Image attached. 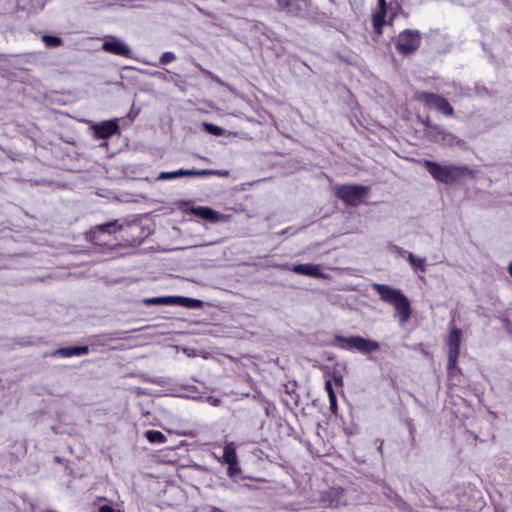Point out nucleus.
Instances as JSON below:
<instances>
[{"label": "nucleus", "mask_w": 512, "mask_h": 512, "mask_svg": "<svg viewBox=\"0 0 512 512\" xmlns=\"http://www.w3.org/2000/svg\"><path fill=\"white\" fill-rule=\"evenodd\" d=\"M204 130L214 136H222L225 134V130L212 123H204Z\"/></svg>", "instance_id": "28"}, {"label": "nucleus", "mask_w": 512, "mask_h": 512, "mask_svg": "<svg viewBox=\"0 0 512 512\" xmlns=\"http://www.w3.org/2000/svg\"><path fill=\"white\" fill-rule=\"evenodd\" d=\"M415 99L426 105L428 108L438 111L444 97L432 92H420L415 95Z\"/></svg>", "instance_id": "17"}, {"label": "nucleus", "mask_w": 512, "mask_h": 512, "mask_svg": "<svg viewBox=\"0 0 512 512\" xmlns=\"http://www.w3.org/2000/svg\"><path fill=\"white\" fill-rule=\"evenodd\" d=\"M96 139L106 140L113 135L120 133L118 119H110L91 126Z\"/></svg>", "instance_id": "11"}, {"label": "nucleus", "mask_w": 512, "mask_h": 512, "mask_svg": "<svg viewBox=\"0 0 512 512\" xmlns=\"http://www.w3.org/2000/svg\"><path fill=\"white\" fill-rule=\"evenodd\" d=\"M345 491L341 487H332L323 495V501L327 502L330 507H339L343 504Z\"/></svg>", "instance_id": "18"}, {"label": "nucleus", "mask_w": 512, "mask_h": 512, "mask_svg": "<svg viewBox=\"0 0 512 512\" xmlns=\"http://www.w3.org/2000/svg\"><path fill=\"white\" fill-rule=\"evenodd\" d=\"M433 132L436 134V141H441L443 145L447 146H462L464 141L453 135L452 133L446 131L441 126L433 127Z\"/></svg>", "instance_id": "15"}, {"label": "nucleus", "mask_w": 512, "mask_h": 512, "mask_svg": "<svg viewBox=\"0 0 512 512\" xmlns=\"http://www.w3.org/2000/svg\"><path fill=\"white\" fill-rule=\"evenodd\" d=\"M316 7L310 0H288L277 10L285 13L289 17L301 19H317L318 13Z\"/></svg>", "instance_id": "5"}, {"label": "nucleus", "mask_w": 512, "mask_h": 512, "mask_svg": "<svg viewBox=\"0 0 512 512\" xmlns=\"http://www.w3.org/2000/svg\"><path fill=\"white\" fill-rule=\"evenodd\" d=\"M126 333V331L116 330L94 335L90 337V345L91 347L105 346L110 341L124 339Z\"/></svg>", "instance_id": "14"}, {"label": "nucleus", "mask_w": 512, "mask_h": 512, "mask_svg": "<svg viewBox=\"0 0 512 512\" xmlns=\"http://www.w3.org/2000/svg\"><path fill=\"white\" fill-rule=\"evenodd\" d=\"M457 363H458V358H455V362H454V364H452V362L450 360V356H448L447 374H448L449 379H452L455 376H457L458 374H461V370L458 367Z\"/></svg>", "instance_id": "26"}, {"label": "nucleus", "mask_w": 512, "mask_h": 512, "mask_svg": "<svg viewBox=\"0 0 512 512\" xmlns=\"http://www.w3.org/2000/svg\"><path fill=\"white\" fill-rule=\"evenodd\" d=\"M371 286L383 302L394 306L402 324L409 320L412 311L411 304L407 296L400 289L379 283H373Z\"/></svg>", "instance_id": "1"}, {"label": "nucleus", "mask_w": 512, "mask_h": 512, "mask_svg": "<svg viewBox=\"0 0 512 512\" xmlns=\"http://www.w3.org/2000/svg\"><path fill=\"white\" fill-rule=\"evenodd\" d=\"M220 510L215 508V507H212V508H209L208 510H205L203 512H219Z\"/></svg>", "instance_id": "45"}, {"label": "nucleus", "mask_w": 512, "mask_h": 512, "mask_svg": "<svg viewBox=\"0 0 512 512\" xmlns=\"http://www.w3.org/2000/svg\"><path fill=\"white\" fill-rule=\"evenodd\" d=\"M98 512H116V510L110 505H102Z\"/></svg>", "instance_id": "40"}, {"label": "nucleus", "mask_w": 512, "mask_h": 512, "mask_svg": "<svg viewBox=\"0 0 512 512\" xmlns=\"http://www.w3.org/2000/svg\"><path fill=\"white\" fill-rule=\"evenodd\" d=\"M333 379L336 382V384H338L340 386L343 385V378H342V375L340 373L339 374H334Z\"/></svg>", "instance_id": "41"}, {"label": "nucleus", "mask_w": 512, "mask_h": 512, "mask_svg": "<svg viewBox=\"0 0 512 512\" xmlns=\"http://www.w3.org/2000/svg\"><path fill=\"white\" fill-rule=\"evenodd\" d=\"M330 403V410L332 413H336L337 410V397L335 393H332L331 397L329 398Z\"/></svg>", "instance_id": "37"}, {"label": "nucleus", "mask_w": 512, "mask_h": 512, "mask_svg": "<svg viewBox=\"0 0 512 512\" xmlns=\"http://www.w3.org/2000/svg\"><path fill=\"white\" fill-rule=\"evenodd\" d=\"M89 346L82 345V346H71V347H62L58 348L54 351V356H60V357H72V356H80V355H86L89 353Z\"/></svg>", "instance_id": "20"}, {"label": "nucleus", "mask_w": 512, "mask_h": 512, "mask_svg": "<svg viewBox=\"0 0 512 512\" xmlns=\"http://www.w3.org/2000/svg\"><path fill=\"white\" fill-rule=\"evenodd\" d=\"M404 423L409 431V435H410V438H411V442L412 444L414 443L415 441V432H416V428H415V425L413 423V420L411 418H406L404 420Z\"/></svg>", "instance_id": "35"}, {"label": "nucleus", "mask_w": 512, "mask_h": 512, "mask_svg": "<svg viewBox=\"0 0 512 512\" xmlns=\"http://www.w3.org/2000/svg\"><path fill=\"white\" fill-rule=\"evenodd\" d=\"M289 269L296 274L305 276L320 277L322 275L319 266L310 263L295 264L292 265Z\"/></svg>", "instance_id": "19"}, {"label": "nucleus", "mask_w": 512, "mask_h": 512, "mask_svg": "<svg viewBox=\"0 0 512 512\" xmlns=\"http://www.w3.org/2000/svg\"><path fill=\"white\" fill-rule=\"evenodd\" d=\"M42 41L44 42V44L47 47H50V48L59 47L63 44L62 38H60L59 36H54V35H47V34L43 35Z\"/></svg>", "instance_id": "24"}, {"label": "nucleus", "mask_w": 512, "mask_h": 512, "mask_svg": "<svg viewBox=\"0 0 512 512\" xmlns=\"http://www.w3.org/2000/svg\"><path fill=\"white\" fill-rule=\"evenodd\" d=\"M200 70L207 77H209L212 81H215L216 83L222 84L221 79L217 75H215L213 72H211V71H209L207 69L201 68V67H200Z\"/></svg>", "instance_id": "36"}, {"label": "nucleus", "mask_w": 512, "mask_h": 512, "mask_svg": "<svg viewBox=\"0 0 512 512\" xmlns=\"http://www.w3.org/2000/svg\"><path fill=\"white\" fill-rule=\"evenodd\" d=\"M102 50L117 56H123L127 58H131L132 56L130 47L124 41L112 35L105 37L102 44Z\"/></svg>", "instance_id": "9"}, {"label": "nucleus", "mask_w": 512, "mask_h": 512, "mask_svg": "<svg viewBox=\"0 0 512 512\" xmlns=\"http://www.w3.org/2000/svg\"><path fill=\"white\" fill-rule=\"evenodd\" d=\"M288 0H275L277 9L282 6L284 3H286Z\"/></svg>", "instance_id": "44"}, {"label": "nucleus", "mask_w": 512, "mask_h": 512, "mask_svg": "<svg viewBox=\"0 0 512 512\" xmlns=\"http://www.w3.org/2000/svg\"><path fill=\"white\" fill-rule=\"evenodd\" d=\"M142 303L146 306L151 305H173V296H161V297H151L144 298Z\"/></svg>", "instance_id": "22"}, {"label": "nucleus", "mask_w": 512, "mask_h": 512, "mask_svg": "<svg viewBox=\"0 0 512 512\" xmlns=\"http://www.w3.org/2000/svg\"><path fill=\"white\" fill-rule=\"evenodd\" d=\"M460 343H461V330L459 328H452L449 332L448 336V356H450V360L452 364L455 362V358L459 357L460 353Z\"/></svg>", "instance_id": "12"}, {"label": "nucleus", "mask_w": 512, "mask_h": 512, "mask_svg": "<svg viewBox=\"0 0 512 512\" xmlns=\"http://www.w3.org/2000/svg\"><path fill=\"white\" fill-rule=\"evenodd\" d=\"M145 437L150 443L162 444L166 442V436L158 430H148Z\"/></svg>", "instance_id": "23"}, {"label": "nucleus", "mask_w": 512, "mask_h": 512, "mask_svg": "<svg viewBox=\"0 0 512 512\" xmlns=\"http://www.w3.org/2000/svg\"><path fill=\"white\" fill-rule=\"evenodd\" d=\"M203 301L184 296H173V305L189 309H199L203 307Z\"/></svg>", "instance_id": "21"}, {"label": "nucleus", "mask_w": 512, "mask_h": 512, "mask_svg": "<svg viewBox=\"0 0 512 512\" xmlns=\"http://www.w3.org/2000/svg\"><path fill=\"white\" fill-rule=\"evenodd\" d=\"M285 387H286V393L290 396L291 400L297 406L298 405L299 395L295 393L296 383L294 382L293 384L286 385Z\"/></svg>", "instance_id": "33"}, {"label": "nucleus", "mask_w": 512, "mask_h": 512, "mask_svg": "<svg viewBox=\"0 0 512 512\" xmlns=\"http://www.w3.org/2000/svg\"><path fill=\"white\" fill-rule=\"evenodd\" d=\"M0 58H4V54H0Z\"/></svg>", "instance_id": "48"}, {"label": "nucleus", "mask_w": 512, "mask_h": 512, "mask_svg": "<svg viewBox=\"0 0 512 512\" xmlns=\"http://www.w3.org/2000/svg\"><path fill=\"white\" fill-rule=\"evenodd\" d=\"M118 230L120 231V240L125 247L139 246L151 234V230L148 227H144L142 223L137 220L127 223L126 225L120 224Z\"/></svg>", "instance_id": "4"}, {"label": "nucleus", "mask_w": 512, "mask_h": 512, "mask_svg": "<svg viewBox=\"0 0 512 512\" xmlns=\"http://www.w3.org/2000/svg\"><path fill=\"white\" fill-rule=\"evenodd\" d=\"M391 14V20L395 18L398 13L402 11L401 4L397 0H390L389 4H387V12Z\"/></svg>", "instance_id": "30"}, {"label": "nucleus", "mask_w": 512, "mask_h": 512, "mask_svg": "<svg viewBox=\"0 0 512 512\" xmlns=\"http://www.w3.org/2000/svg\"><path fill=\"white\" fill-rule=\"evenodd\" d=\"M424 166L435 180L449 185L460 183L473 173L466 166H443L432 160H425Z\"/></svg>", "instance_id": "2"}, {"label": "nucleus", "mask_w": 512, "mask_h": 512, "mask_svg": "<svg viewBox=\"0 0 512 512\" xmlns=\"http://www.w3.org/2000/svg\"><path fill=\"white\" fill-rule=\"evenodd\" d=\"M213 175L227 176L228 175V171L213 170V169L196 170V176L207 177V176H213Z\"/></svg>", "instance_id": "27"}, {"label": "nucleus", "mask_w": 512, "mask_h": 512, "mask_svg": "<svg viewBox=\"0 0 512 512\" xmlns=\"http://www.w3.org/2000/svg\"><path fill=\"white\" fill-rule=\"evenodd\" d=\"M175 59L176 55L173 52H164L159 59V64L166 65L173 62Z\"/></svg>", "instance_id": "34"}, {"label": "nucleus", "mask_w": 512, "mask_h": 512, "mask_svg": "<svg viewBox=\"0 0 512 512\" xmlns=\"http://www.w3.org/2000/svg\"><path fill=\"white\" fill-rule=\"evenodd\" d=\"M378 12L373 15L372 23L374 28V33L377 36L382 34L383 26L386 24L385 16L387 14V2L386 0H378Z\"/></svg>", "instance_id": "16"}, {"label": "nucleus", "mask_w": 512, "mask_h": 512, "mask_svg": "<svg viewBox=\"0 0 512 512\" xmlns=\"http://www.w3.org/2000/svg\"><path fill=\"white\" fill-rule=\"evenodd\" d=\"M182 177L188 176V177H194L196 176V169H181Z\"/></svg>", "instance_id": "39"}, {"label": "nucleus", "mask_w": 512, "mask_h": 512, "mask_svg": "<svg viewBox=\"0 0 512 512\" xmlns=\"http://www.w3.org/2000/svg\"><path fill=\"white\" fill-rule=\"evenodd\" d=\"M222 462L228 465L227 475L230 478H236L241 473L236 449L232 442L224 446Z\"/></svg>", "instance_id": "10"}, {"label": "nucleus", "mask_w": 512, "mask_h": 512, "mask_svg": "<svg viewBox=\"0 0 512 512\" xmlns=\"http://www.w3.org/2000/svg\"><path fill=\"white\" fill-rule=\"evenodd\" d=\"M376 442H378V443H379L377 450L382 454V453H383V452H382V447H383V443H384V441H383V440H381V439H377V440H376Z\"/></svg>", "instance_id": "43"}, {"label": "nucleus", "mask_w": 512, "mask_h": 512, "mask_svg": "<svg viewBox=\"0 0 512 512\" xmlns=\"http://www.w3.org/2000/svg\"><path fill=\"white\" fill-rule=\"evenodd\" d=\"M423 124H424L427 128L431 129L432 131H433V127L437 126L436 124H432L429 118H427L426 120H424V121H423Z\"/></svg>", "instance_id": "42"}, {"label": "nucleus", "mask_w": 512, "mask_h": 512, "mask_svg": "<svg viewBox=\"0 0 512 512\" xmlns=\"http://www.w3.org/2000/svg\"><path fill=\"white\" fill-rule=\"evenodd\" d=\"M325 390L327 391L329 398L331 397L332 393H335L332 386V381L330 379L325 381Z\"/></svg>", "instance_id": "38"}, {"label": "nucleus", "mask_w": 512, "mask_h": 512, "mask_svg": "<svg viewBox=\"0 0 512 512\" xmlns=\"http://www.w3.org/2000/svg\"><path fill=\"white\" fill-rule=\"evenodd\" d=\"M508 272H509L510 276L512 277V262L509 264Z\"/></svg>", "instance_id": "46"}, {"label": "nucleus", "mask_w": 512, "mask_h": 512, "mask_svg": "<svg viewBox=\"0 0 512 512\" xmlns=\"http://www.w3.org/2000/svg\"><path fill=\"white\" fill-rule=\"evenodd\" d=\"M421 45V33L418 30L405 29L399 33L395 48L403 56L415 53Z\"/></svg>", "instance_id": "6"}, {"label": "nucleus", "mask_w": 512, "mask_h": 512, "mask_svg": "<svg viewBox=\"0 0 512 512\" xmlns=\"http://www.w3.org/2000/svg\"><path fill=\"white\" fill-rule=\"evenodd\" d=\"M118 220L110 221L104 224L97 225L90 229L86 234V238L95 245H105L106 242L102 239L105 234L111 235L118 230Z\"/></svg>", "instance_id": "8"}, {"label": "nucleus", "mask_w": 512, "mask_h": 512, "mask_svg": "<svg viewBox=\"0 0 512 512\" xmlns=\"http://www.w3.org/2000/svg\"><path fill=\"white\" fill-rule=\"evenodd\" d=\"M388 250L393 253V254H396L398 257H407L408 258V251H406L405 249H403L402 247L398 246V245H395V244H392L390 243L388 245Z\"/></svg>", "instance_id": "32"}, {"label": "nucleus", "mask_w": 512, "mask_h": 512, "mask_svg": "<svg viewBox=\"0 0 512 512\" xmlns=\"http://www.w3.org/2000/svg\"><path fill=\"white\" fill-rule=\"evenodd\" d=\"M157 74L159 75L160 78H165V74H163L161 72H158Z\"/></svg>", "instance_id": "47"}, {"label": "nucleus", "mask_w": 512, "mask_h": 512, "mask_svg": "<svg viewBox=\"0 0 512 512\" xmlns=\"http://www.w3.org/2000/svg\"><path fill=\"white\" fill-rule=\"evenodd\" d=\"M438 112H440L446 116H452L454 114V109L451 106V104L448 102V100L446 98H444L443 102H441Z\"/></svg>", "instance_id": "31"}, {"label": "nucleus", "mask_w": 512, "mask_h": 512, "mask_svg": "<svg viewBox=\"0 0 512 512\" xmlns=\"http://www.w3.org/2000/svg\"><path fill=\"white\" fill-rule=\"evenodd\" d=\"M185 212L195 215L211 223L218 222L222 218L220 213L206 206L190 207L189 209L185 210Z\"/></svg>", "instance_id": "13"}, {"label": "nucleus", "mask_w": 512, "mask_h": 512, "mask_svg": "<svg viewBox=\"0 0 512 512\" xmlns=\"http://www.w3.org/2000/svg\"><path fill=\"white\" fill-rule=\"evenodd\" d=\"M368 188L362 185H341L335 195L349 206H357L366 196Z\"/></svg>", "instance_id": "7"}, {"label": "nucleus", "mask_w": 512, "mask_h": 512, "mask_svg": "<svg viewBox=\"0 0 512 512\" xmlns=\"http://www.w3.org/2000/svg\"><path fill=\"white\" fill-rule=\"evenodd\" d=\"M331 345H338L341 349L345 350H355L364 355L380 350V343L378 341L364 338L359 335H352L349 337L335 335Z\"/></svg>", "instance_id": "3"}, {"label": "nucleus", "mask_w": 512, "mask_h": 512, "mask_svg": "<svg viewBox=\"0 0 512 512\" xmlns=\"http://www.w3.org/2000/svg\"><path fill=\"white\" fill-rule=\"evenodd\" d=\"M408 262L416 269H418L421 272L426 271V265H425V259L424 258H418L412 253H408Z\"/></svg>", "instance_id": "25"}, {"label": "nucleus", "mask_w": 512, "mask_h": 512, "mask_svg": "<svg viewBox=\"0 0 512 512\" xmlns=\"http://www.w3.org/2000/svg\"><path fill=\"white\" fill-rule=\"evenodd\" d=\"M180 177H182L181 169L176 170V171H171V172H161V173H159V175L157 176L156 179L158 181H165V180H172V179H176V178H180Z\"/></svg>", "instance_id": "29"}]
</instances>
